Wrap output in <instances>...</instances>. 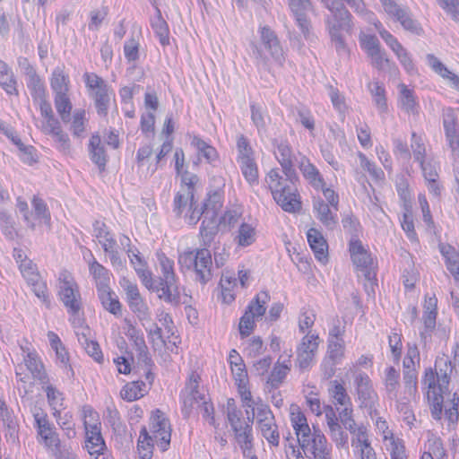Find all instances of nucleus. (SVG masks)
Wrapping results in <instances>:
<instances>
[{
  "instance_id": "obj_1",
  "label": "nucleus",
  "mask_w": 459,
  "mask_h": 459,
  "mask_svg": "<svg viewBox=\"0 0 459 459\" xmlns=\"http://www.w3.org/2000/svg\"><path fill=\"white\" fill-rule=\"evenodd\" d=\"M452 363L446 357L436 359L435 370L431 368L425 370L422 385L427 388V398L430 404L431 416L436 420H440L443 415V394L447 389Z\"/></svg>"
},
{
  "instance_id": "obj_2",
  "label": "nucleus",
  "mask_w": 459,
  "mask_h": 459,
  "mask_svg": "<svg viewBox=\"0 0 459 459\" xmlns=\"http://www.w3.org/2000/svg\"><path fill=\"white\" fill-rule=\"evenodd\" d=\"M259 41L250 43L251 55L255 65L270 71L272 64L282 67L287 56L278 34L268 25H260L257 30Z\"/></svg>"
},
{
  "instance_id": "obj_3",
  "label": "nucleus",
  "mask_w": 459,
  "mask_h": 459,
  "mask_svg": "<svg viewBox=\"0 0 459 459\" xmlns=\"http://www.w3.org/2000/svg\"><path fill=\"white\" fill-rule=\"evenodd\" d=\"M171 438V428L165 414L159 409L152 411L150 430L143 428L140 431L137 448L140 459H152L154 443L162 452L168 450Z\"/></svg>"
},
{
  "instance_id": "obj_4",
  "label": "nucleus",
  "mask_w": 459,
  "mask_h": 459,
  "mask_svg": "<svg viewBox=\"0 0 459 459\" xmlns=\"http://www.w3.org/2000/svg\"><path fill=\"white\" fill-rule=\"evenodd\" d=\"M323 5L330 12L325 18V25L336 52L347 56L349 49L342 31L351 33L353 28L352 15L349 10L337 0H321Z\"/></svg>"
},
{
  "instance_id": "obj_5",
  "label": "nucleus",
  "mask_w": 459,
  "mask_h": 459,
  "mask_svg": "<svg viewBox=\"0 0 459 459\" xmlns=\"http://www.w3.org/2000/svg\"><path fill=\"white\" fill-rule=\"evenodd\" d=\"M298 180L296 170L294 177H284L278 168L272 169L265 176L264 182L270 189L274 201L287 212H296L301 208L299 192L294 185Z\"/></svg>"
},
{
  "instance_id": "obj_6",
  "label": "nucleus",
  "mask_w": 459,
  "mask_h": 459,
  "mask_svg": "<svg viewBox=\"0 0 459 459\" xmlns=\"http://www.w3.org/2000/svg\"><path fill=\"white\" fill-rule=\"evenodd\" d=\"M57 289L60 300L69 315L74 328H82L84 319L82 313V297L79 286L74 276L67 271H61L57 278Z\"/></svg>"
},
{
  "instance_id": "obj_7",
  "label": "nucleus",
  "mask_w": 459,
  "mask_h": 459,
  "mask_svg": "<svg viewBox=\"0 0 459 459\" xmlns=\"http://www.w3.org/2000/svg\"><path fill=\"white\" fill-rule=\"evenodd\" d=\"M227 419L234 433V437L240 447L244 456H249L253 450V417H249V411L246 410L247 420L243 418V412L235 405L233 399L227 403Z\"/></svg>"
},
{
  "instance_id": "obj_8",
  "label": "nucleus",
  "mask_w": 459,
  "mask_h": 459,
  "mask_svg": "<svg viewBox=\"0 0 459 459\" xmlns=\"http://www.w3.org/2000/svg\"><path fill=\"white\" fill-rule=\"evenodd\" d=\"M157 258L161 275L159 284L155 288L152 287V289L158 292L160 299L170 304H178L179 302L180 292L174 272V261L162 253L157 254Z\"/></svg>"
},
{
  "instance_id": "obj_9",
  "label": "nucleus",
  "mask_w": 459,
  "mask_h": 459,
  "mask_svg": "<svg viewBox=\"0 0 459 459\" xmlns=\"http://www.w3.org/2000/svg\"><path fill=\"white\" fill-rule=\"evenodd\" d=\"M178 263L182 267L194 269L195 280L200 281L202 284H205L212 277V255L207 248L184 252L179 255Z\"/></svg>"
},
{
  "instance_id": "obj_10",
  "label": "nucleus",
  "mask_w": 459,
  "mask_h": 459,
  "mask_svg": "<svg viewBox=\"0 0 459 459\" xmlns=\"http://www.w3.org/2000/svg\"><path fill=\"white\" fill-rule=\"evenodd\" d=\"M30 412L34 419L33 426L37 431L39 443L53 453H58L61 446L59 436L54 424L49 421L47 412L37 405L30 408Z\"/></svg>"
},
{
  "instance_id": "obj_11",
  "label": "nucleus",
  "mask_w": 459,
  "mask_h": 459,
  "mask_svg": "<svg viewBox=\"0 0 459 459\" xmlns=\"http://www.w3.org/2000/svg\"><path fill=\"white\" fill-rule=\"evenodd\" d=\"M236 160L246 181L250 186L257 185L259 171L255 152L248 139L243 134H239L237 137Z\"/></svg>"
},
{
  "instance_id": "obj_12",
  "label": "nucleus",
  "mask_w": 459,
  "mask_h": 459,
  "mask_svg": "<svg viewBox=\"0 0 459 459\" xmlns=\"http://www.w3.org/2000/svg\"><path fill=\"white\" fill-rule=\"evenodd\" d=\"M269 301L270 295L268 292L261 291L249 302L245 313L240 317L238 325L239 334L242 339L253 333L256 321L264 316Z\"/></svg>"
},
{
  "instance_id": "obj_13",
  "label": "nucleus",
  "mask_w": 459,
  "mask_h": 459,
  "mask_svg": "<svg viewBox=\"0 0 459 459\" xmlns=\"http://www.w3.org/2000/svg\"><path fill=\"white\" fill-rule=\"evenodd\" d=\"M173 212L177 217H183L189 225H195L199 221L201 209L189 188L179 189L177 192L173 200Z\"/></svg>"
},
{
  "instance_id": "obj_14",
  "label": "nucleus",
  "mask_w": 459,
  "mask_h": 459,
  "mask_svg": "<svg viewBox=\"0 0 459 459\" xmlns=\"http://www.w3.org/2000/svg\"><path fill=\"white\" fill-rule=\"evenodd\" d=\"M321 342L316 332L309 331L301 338L296 349V367L300 371H307L315 364Z\"/></svg>"
},
{
  "instance_id": "obj_15",
  "label": "nucleus",
  "mask_w": 459,
  "mask_h": 459,
  "mask_svg": "<svg viewBox=\"0 0 459 459\" xmlns=\"http://www.w3.org/2000/svg\"><path fill=\"white\" fill-rule=\"evenodd\" d=\"M299 449L302 448L306 456L309 459H332L331 445L328 444L323 432L313 427V431L298 442Z\"/></svg>"
},
{
  "instance_id": "obj_16",
  "label": "nucleus",
  "mask_w": 459,
  "mask_h": 459,
  "mask_svg": "<svg viewBox=\"0 0 459 459\" xmlns=\"http://www.w3.org/2000/svg\"><path fill=\"white\" fill-rule=\"evenodd\" d=\"M420 351L415 343H407L406 355L403 361V385H405V394L408 397L417 393L418 386V370L420 367Z\"/></svg>"
},
{
  "instance_id": "obj_17",
  "label": "nucleus",
  "mask_w": 459,
  "mask_h": 459,
  "mask_svg": "<svg viewBox=\"0 0 459 459\" xmlns=\"http://www.w3.org/2000/svg\"><path fill=\"white\" fill-rule=\"evenodd\" d=\"M21 273L36 297L47 307L50 306L48 286L38 272L36 264L30 259H25L19 265Z\"/></svg>"
},
{
  "instance_id": "obj_18",
  "label": "nucleus",
  "mask_w": 459,
  "mask_h": 459,
  "mask_svg": "<svg viewBox=\"0 0 459 459\" xmlns=\"http://www.w3.org/2000/svg\"><path fill=\"white\" fill-rule=\"evenodd\" d=\"M354 385L360 407L368 409V411L376 409V405L378 403V395L368 375L361 371L356 373Z\"/></svg>"
},
{
  "instance_id": "obj_19",
  "label": "nucleus",
  "mask_w": 459,
  "mask_h": 459,
  "mask_svg": "<svg viewBox=\"0 0 459 459\" xmlns=\"http://www.w3.org/2000/svg\"><path fill=\"white\" fill-rule=\"evenodd\" d=\"M120 286L126 292V301L130 309L138 316L140 320L147 319L150 317V311L147 303L141 296L136 283L123 277L120 281Z\"/></svg>"
},
{
  "instance_id": "obj_20",
  "label": "nucleus",
  "mask_w": 459,
  "mask_h": 459,
  "mask_svg": "<svg viewBox=\"0 0 459 459\" xmlns=\"http://www.w3.org/2000/svg\"><path fill=\"white\" fill-rule=\"evenodd\" d=\"M443 126L446 141L454 156H459V123L455 109L448 108L443 111Z\"/></svg>"
},
{
  "instance_id": "obj_21",
  "label": "nucleus",
  "mask_w": 459,
  "mask_h": 459,
  "mask_svg": "<svg viewBox=\"0 0 459 459\" xmlns=\"http://www.w3.org/2000/svg\"><path fill=\"white\" fill-rule=\"evenodd\" d=\"M290 9L295 18L296 24L306 39L311 37V22L307 13L313 11L311 0H288Z\"/></svg>"
},
{
  "instance_id": "obj_22",
  "label": "nucleus",
  "mask_w": 459,
  "mask_h": 459,
  "mask_svg": "<svg viewBox=\"0 0 459 459\" xmlns=\"http://www.w3.org/2000/svg\"><path fill=\"white\" fill-rule=\"evenodd\" d=\"M274 156L282 169V173L290 178L294 177V162L299 160L287 141L273 142Z\"/></svg>"
},
{
  "instance_id": "obj_23",
  "label": "nucleus",
  "mask_w": 459,
  "mask_h": 459,
  "mask_svg": "<svg viewBox=\"0 0 459 459\" xmlns=\"http://www.w3.org/2000/svg\"><path fill=\"white\" fill-rule=\"evenodd\" d=\"M25 82L33 100H40L47 95L45 81L36 72L35 68L26 60L22 64Z\"/></svg>"
},
{
  "instance_id": "obj_24",
  "label": "nucleus",
  "mask_w": 459,
  "mask_h": 459,
  "mask_svg": "<svg viewBox=\"0 0 459 459\" xmlns=\"http://www.w3.org/2000/svg\"><path fill=\"white\" fill-rule=\"evenodd\" d=\"M125 333L133 342V345L137 352L139 361L143 363L146 367H151L152 360L149 355L143 332L140 329H137L131 323H127Z\"/></svg>"
},
{
  "instance_id": "obj_25",
  "label": "nucleus",
  "mask_w": 459,
  "mask_h": 459,
  "mask_svg": "<svg viewBox=\"0 0 459 459\" xmlns=\"http://www.w3.org/2000/svg\"><path fill=\"white\" fill-rule=\"evenodd\" d=\"M48 339L51 348L56 352V361L57 365L61 368H63L65 374L68 378L73 377L74 370L71 365L69 364V355L64 344L62 343L60 338L56 333L50 331L48 333Z\"/></svg>"
},
{
  "instance_id": "obj_26",
  "label": "nucleus",
  "mask_w": 459,
  "mask_h": 459,
  "mask_svg": "<svg viewBox=\"0 0 459 459\" xmlns=\"http://www.w3.org/2000/svg\"><path fill=\"white\" fill-rule=\"evenodd\" d=\"M204 395L198 391V384L195 379L194 382H190L189 385L181 392V411L185 418L190 416L195 405L198 406L200 402L204 400Z\"/></svg>"
},
{
  "instance_id": "obj_27",
  "label": "nucleus",
  "mask_w": 459,
  "mask_h": 459,
  "mask_svg": "<svg viewBox=\"0 0 459 459\" xmlns=\"http://www.w3.org/2000/svg\"><path fill=\"white\" fill-rule=\"evenodd\" d=\"M91 259L88 261L89 272L92 276L98 292L108 290L110 288V272L100 264L90 253Z\"/></svg>"
},
{
  "instance_id": "obj_28",
  "label": "nucleus",
  "mask_w": 459,
  "mask_h": 459,
  "mask_svg": "<svg viewBox=\"0 0 459 459\" xmlns=\"http://www.w3.org/2000/svg\"><path fill=\"white\" fill-rule=\"evenodd\" d=\"M243 403V406L247 408V410H251V415L249 417H253V420H255V416L256 415V422L259 424L263 421H270L272 422V419L274 418L270 407L264 403L260 398L253 399L252 394H249L247 399H241Z\"/></svg>"
},
{
  "instance_id": "obj_29",
  "label": "nucleus",
  "mask_w": 459,
  "mask_h": 459,
  "mask_svg": "<svg viewBox=\"0 0 459 459\" xmlns=\"http://www.w3.org/2000/svg\"><path fill=\"white\" fill-rule=\"evenodd\" d=\"M291 357L290 350L284 351L283 354L279 357L268 378V382L272 386L277 387L287 377L290 371Z\"/></svg>"
},
{
  "instance_id": "obj_30",
  "label": "nucleus",
  "mask_w": 459,
  "mask_h": 459,
  "mask_svg": "<svg viewBox=\"0 0 459 459\" xmlns=\"http://www.w3.org/2000/svg\"><path fill=\"white\" fill-rule=\"evenodd\" d=\"M428 65L441 78L447 82L449 86L459 91V75L450 71L436 56H426Z\"/></svg>"
},
{
  "instance_id": "obj_31",
  "label": "nucleus",
  "mask_w": 459,
  "mask_h": 459,
  "mask_svg": "<svg viewBox=\"0 0 459 459\" xmlns=\"http://www.w3.org/2000/svg\"><path fill=\"white\" fill-rule=\"evenodd\" d=\"M290 420L297 436V442L307 437L313 431L307 423V417L296 404H291L290 407Z\"/></svg>"
},
{
  "instance_id": "obj_32",
  "label": "nucleus",
  "mask_w": 459,
  "mask_h": 459,
  "mask_svg": "<svg viewBox=\"0 0 459 459\" xmlns=\"http://www.w3.org/2000/svg\"><path fill=\"white\" fill-rule=\"evenodd\" d=\"M307 238L315 257L325 264L327 261L328 245L322 233L318 230L311 228L307 232Z\"/></svg>"
},
{
  "instance_id": "obj_33",
  "label": "nucleus",
  "mask_w": 459,
  "mask_h": 459,
  "mask_svg": "<svg viewBox=\"0 0 459 459\" xmlns=\"http://www.w3.org/2000/svg\"><path fill=\"white\" fill-rule=\"evenodd\" d=\"M332 209L321 197L314 198L313 210L316 217L328 229H333L338 221L336 212Z\"/></svg>"
},
{
  "instance_id": "obj_34",
  "label": "nucleus",
  "mask_w": 459,
  "mask_h": 459,
  "mask_svg": "<svg viewBox=\"0 0 459 459\" xmlns=\"http://www.w3.org/2000/svg\"><path fill=\"white\" fill-rule=\"evenodd\" d=\"M69 131L74 138L83 139L88 132L89 119L83 108H76L69 117Z\"/></svg>"
},
{
  "instance_id": "obj_35",
  "label": "nucleus",
  "mask_w": 459,
  "mask_h": 459,
  "mask_svg": "<svg viewBox=\"0 0 459 459\" xmlns=\"http://www.w3.org/2000/svg\"><path fill=\"white\" fill-rule=\"evenodd\" d=\"M188 137L191 146L195 149L199 158H204L210 164L218 160V152L209 142L195 134H188Z\"/></svg>"
},
{
  "instance_id": "obj_36",
  "label": "nucleus",
  "mask_w": 459,
  "mask_h": 459,
  "mask_svg": "<svg viewBox=\"0 0 459 459\" xmlns=\"http://www.w3.org/2000/svg\"><path fill=\"white\" fill-rule=\"evenodd\" d=\"M201 209V216L204 215V220L201 223L200 227V235L203 238L204 244L205 246H210L214 236L218 230L216 213L213 211L203 210Z\"/></svg>"
},
{
  "instance_id": "obj_37",
  "label": "nucleus",
  "mask_w": 459,
  "mask_h": 459,
  "mask_svg": "<svg viewBox=\"0 0 459 459\" xmlns=\"http://www.w3.org/2000/svg\"><path fill=\"white\" fill-rule=\"evenodd\" d=\"M297 163L303 177L308 181L314 189L319 190V187L324 186L325 180L322 175L306 156H300L299 160H297Z\"/></svg>"
},
{
  "instance_id": "obj_38",
  "label": "nucleus",
  "mask_w": 459,
  "mask_h": 459,
  "mask_svg": "<svg viewBox=\"0 0 459 459\" xmlns=\"http://www.w3.org/2000/svg\"><path fill=\"white\" fill-rule=\"evenodd\" d=\"M417 393H414L411 396L408 397L405 394V385H403V389L398 398H394L396 402V409L403 418V420L410 427L413 426L416 420L415 415L410 404L411 401L415 399Z\"/></svg>"
},
{
  "instance_id": "obj_39",
  "label": "nucleus",
  "mask_w": 459,
  "mask_h": 459,
  "mask_svg": "<svg viewBox=\"0 0 459 459\" xmlns=\"http://www.w3.org/2000/svg\"><path fill=\"white\" fill-rule=\"evenodd\" d=\"M75 333L78 336V341L84 348L85 351L97 362L100 363L103 360V354L99 343L95 341L89 340L87 334L89 328L84 326L82 328H74Z\"/></svg>"
},
{
  "instance_id": "obj_40",
  "label": "nucleus",
  "mask_w": 459,
  "mask_h": 459,
  "mask_svg": "<svg viewBox=\"0 0 459 459\" xmlns=\"http://www.w3.org/2000/svg\"><path fill=\"white\" fill-rule=\"evenodd\" d=\"M350 253L353 264L361 269H368L372 264L370 254L364 248L362 243L352 238L350 242Z\"/></svg>"
},
{
  "instance_id": "obj_41",
  "label": "nucleus",
  "mask_w": 459,
  "mask_h": 459,
  "mask_svg": "<svg viewBox=\"0 0 459 459\" xmlns=\"http://www.w3.org/2000/svg\"><path fill=\"white\" fill-rule=\"evenodd\" d=\"M128 257L131 264L134 268L138 277L141 279L143 284L147 289H152L153 281L152 278V273L148 269L146 263L140 256L139 253H134V251H128Z\"/></svg>"
},
{
  "instance_id": "obj_42",
  "label": "nucleus",
  "mask_w": 459,
  "mask_h": 459,
  "mask_svg": "<svg viewBox=\"0 0 459 459\" xmlns=\"http://www.w3.org/2000/svg\"><path fill=\"white\" fill-rule=\"evenodd\" d=\"M42 390L46 393L48 403L53 412L62 411L65 409L64 394L54 386L48 378L40 383Z\"/></svg>"
},
{
  "instance_id": "obj_43",
  "label": "nucleus",
  "mask_w": 459,
  "mask_h": 459,
  "mask_svg": "<svg viewBox=\"0 0 459 459\" xmlns=\"http://www.w3.org/2000/svg\"><path fill=\"white\" fill-rule=\"evenodd\" d=\"M49 82L53 95L69 92L70 91V79L68 74L65 71L64 65L54 68Z\"/></svg>"
},
{
  "instance_id": "obj_44",
  "label": "nucleus",
  "mask_w": 459,
  "mask_h": 459,
  "mask_svg": "<svg viewBox=\"0 0 459 459\" xmlns=\"http://www.w3.org/2000/svg\"><path fill=\"white\" fill-rule=\"evenodd\" d=\"M89 153L91 160L100 169H104L107 163L105 147L99 134H92L89 142Z\"/></svg>"
},
{
  "instance_id": "obj_45",
  "label": "nucleus",
  "mask_w": 459,
  "mask_h": 459,
  "mask_svg": "<svg viewBox=\"0 0 459 459\" xmlns=\"http://www.w3.org/2000/svg\"><path fill=\"white\" fill-rule=\"evenodd\" d=\"M383 383L388 398L394 399L400 396V372L394 367H387L384 371Z\"/></svg>"
},
{
  "instance_id": "obj_46",
  "label": "nucleus",
  "mask_w": 459,
  "mask_h": 459,
  "mask_svg": "<svg viewBox=\"0 0 459 459\" xmlns=\"http://www.w3.org/2000/svg\"><path fill=\"white\" fill-rule=\"evenodd\" d=\"M93 236L101 245L104 251H111V248L117 247V241L112 233L108 230L107 225L100 221L93 223Z\"/></svg>"
},
{
  "instance_id": "obj_47",
  "label": "nucleus",
  "mask_w": 459,
  "mask_h": 459,
  "mask_svg": "<svg viewBox=\"0 0 459 459\" xmlns=\"http://www.w3.org/2000/svg\"><path fill=\"white\" fill-rule=\"evenodd\" d=\"M439 249L445 258L447 270L459 281V253L450 245L441 244Z\"/></svg>"
},
{
  "instance_id": "obj_48",
  "label": "nucleus",
  "mask_w": 459,
  "mask_h": 459,
  "mask_svg": "<svg viewBox=\"0 0 459 459\" xmlns=\"http://www.w3.org/2000/svg\"><path fill=\"white\" fill-rule=\"evenodd\" d=\"M399 107L408 114H414L418 108L414 91L403 83L399 85Z\"/></svg>"
},
{
  "instance_id": "obj_49",
  "label": "nucleus",
  "mask_w": 459,
  "mask_h": 459,
  "mask_svg": "<svg viewBox=\"0 0 459 459\" xmlns=\"http://www.w3.org/2000/svg\"><path fill=\"white\" fill-rule=\"evenodd\" d=\"M241 399H247L251 392L247 388L248 377L245 363L230 368Z\"/></svg>"
},
{
  "instance_id": "obj_50",
  "label": "nucleus",
  "mask_w": 459,
  "mask_h": 459,
  "mask_svg": "<svg viewBox=\"0 0 459 459\" xmlns=\"http://www.w3.org/2000/svg\"><path fill=\"white\" fill-rule=\"evenodd\" d=\"M24 362L33 377L39 380L40 383L48 378L43 364L36 352H28L24 357Z\"/></svg>"
},
{
  "instance_id": "obj_51",
  "label": "nucleus",
  "mask_w": 459,
  "mask_h": 459,
  "mask_svg": "<svg viewBox=\"0 0 459 459\" xmlns=\"http://www.w3.org/2000/svg\"><path fill=\"white\" fill-rule=\"evenodd\" d=\"M85 448L91 455L106 450V444L101 435V429L85 432Z\"/></svg>"
},
{
  "instance_id": "obj_52",
  "label": "nucleus",
  "mask_w": 459,
  "mask_h": 459,
  "mask_svg": "<svg viewBox=\"0 0 459 459\" xmlns=\"http://www.w3.org/2000/svg\"><path fill=\"white\" fill-rule=\"evenodd\" d=\"M328 391L334 405L345 407L352 404L351 399L348 394L346 388L338 381H332Z\"/></svg>"
},
{
  "instance_id": "obj_53",
  "label": "nucleus",
  "mask_w": 459,
  "mask_h": 459,
  "mask_svg": "<svg viewBox=\"0 0 459 459\" xmlns=\"http://www.w3.org/2000/svg\"><path fill=\"white\" fill-rule=\"evenodd\" d=\"M54 105L62 122L67 123L73 109V104L69 97V92L54 95Z\"/></svg>"
},
{
  "instance_id": "obj_54",
  "label": "nucleus",
  "mask_w": 459,
  "mask_h": 459,
  "mask_svg": "<svg viewBox=\"0 0 459 459\" xmlns=\"http://www.w3.org/2000/svg\"><path fill=\"white\" fill-rule=\"evenodd\" d=\"M256 231L255 227L251 224L241 222L236 235L234 241L242 247H248L255 241Z\"/></svg>"
},
{
  "instance_id": "obj_55",
  "label": "nucleus",
  "mask_w": 459,
  "mask_h": 459,
  "mask_svg": "<svg viewBox=\"0 0 459 459\" xmlns=\"http://www.w3.org/2000/svg\"><path fill=\"white\" fill-rule=\"evenodd\" d=\"M426 447L427 451L423 453L420 459H424L427 455L429 459H443L446 456L442 440L433 434L429 436Z\"/></svg>"
},
{
  "instance_id": "obj_56",
  "label": "nucleus",
  "mask_w": 459,
  "mask_h": 459,
  "mask_svg": "<svg viewBox=\"0 0 459 459\" xmlns=\"http://www.w3.org/2000/svg\"><path fill=\"white\" fill-rule=\"evenodd\" d=\"M146 393V385L143 381H134L126 384L121 390V397L128 402L142 398Z\"/></svg>"
},
{
  "instance_id": "obj_57",
  "label": "nucleus",
  "mask_w": 459,
  "mask_h": 459,
  "mask_svg": "<svg viewBox=\"0 0 459 459\" xmlns=\"http://www.w3.org/2000/svg\"><path fill=\"white\" fill-rule=\"evenodd\" d=\"M82 418L85 432L90 430L101 429V423L99 413L90 405L82 408Z\"/></svg>"
},
{
  "instance_id": "obj_58",
  "label": "nucleus",
  "mask_w": 459,
  "mask_h": 459,
  "mask_svg": "<svg viewBox=\"0 0 459 459\" xmlns=\"http://www.w3.org/2000/svg\"><path fill=\"white\" fill-rule=\"evenodd\" d=\"M151 25L155 35L158 37L160 43L162 46L169 45V27L165 20L161 17L160 12L159 10L157 11V16L151 21Z\"/></svg>"
},
{
  "instance_id": "obj_59",
  "label": "nucleus",
  "mask_w": 459,
  "mask_h": 459,
  "mask_svg": "<svg viewBox=\"0 0 459 459\" xmlns=\"http://www.w3.org/2000/svg\"><path fill=\"white\" fill-rule=\"evenodd\" d=\"M257 427L262 436L269 444L275 446L279 445L280 435L274 418L272 419V422L263 421L257 424Z\"/></svg>"
},
{
  "instance_id": "obj_60",
  "label": "nucleus",
  "mask_w": 459,
  "mask_h": 459,
  "mask_svg": "<svg viewBox=\"0 0 459 459\" xmlns=\"http://www.w3.org/2000/svg\"><path fill=\"white\" fill-rule=\"evenodd\" d=\"M98 295L106 310L109 311L113 315H118L121 313V304L116 294L111 291L110 288L98 292Z\"/></svg>"
},
{
  "instance_id": "obj_61",
  "label": "nucleus",
  "mask_w": 459,
  "mask_h": 459,
  "mask_svg": "<svg viewBox=\"0 0 459 459\" xmlns=\"http://www.w3.org/2000/svg\"><path fill=\"white\" fill-rule=\"evenodd\" d=\"M0 85L8 94H17L16 81L7 65L0 60Z\"/></svg>"
},
{
  "instance_id": "obj_62",
  "label": "nucleus",
  "mask_w": 459,
  "mask_h": 459,
  "mask_svg": "<svg viewBox=\"0 0 459 459\" xmlns=\"http://www.w3.org/2000/svg\"><path fill=\"white\" fill-rule=\"evenodd\" d=\"M357 156L360 167L366 170L374 180L383 181L385 179V173L382 169L378 168L375 162L368 160L363 152H358Z\"/></svg>"
},
{
  "instance_id": "obj_63",
  "label": "nucleus",
  "mask_w": 459,
  "mask_h": 459,
  "mask_svg": "<svg viewBox=\"0 0 459 459\" xmlns=\"http://www.w3.org/2000/svg\"><path fill=\"white\" fill-rule=\"evenodd\" d=\"M368 89L378 111L380 113L385 112L387 110V103L385 88L379 82H375L368 84Z\"/></svg>"
},
{
  "instance_id": "obj_64",
  "label": "nucleus",
  "mask_w": 459,
  "mask_h": 459,
  "mask_svg": "<svg viewBox=\"0 0 459 459\" xmlns=\"http://www.w3.org/2000/svg\"><path fill=\"white\" fill-rule=\"evenodd\" d=\"M53 416L68 438L71 439L75 437L76 431L74 429V423L72 420L73 416L71 412H65L64 414H62L61 411L53 412Z\"/></svg>"
}]
</instances>
